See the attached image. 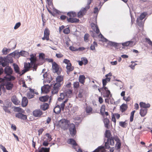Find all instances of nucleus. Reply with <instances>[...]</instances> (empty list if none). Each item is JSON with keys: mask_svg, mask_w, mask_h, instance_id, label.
<instances>
[{"mask_svg": "<svg viewBox=\"0 0 152 152\" xmlns=\"http://www.w3.org/2000/svg\"><path fill=\"white\" fill-rule=\"evenodd\" d=\"M67 15L69 17H75L77 16V13L74 11H70L67 13Z\"/></svg>", "mask_w": 152, "mask_h": 152, "instance_id": "35", "label": "nucleus"}, {"mask_svg": "<svg viewBox=\"0 0 152 152\" xmlns=\"http://www.w3.org/2000/svg\"><path fill=\"white\" fill-rule=\"evenodd\" d=\"M93 0H87V5L85 6L84 8L86 11L90 8V4L93 2Z\"/></svg>", "mask_w": 152, "mask_h": 152, "instance_id": "40", "label": "nucleus"}, {"mask_svg": "<svg viewBox=\"0 0 152 152\" xmlns=\"http://www.w3.org/2000/svg\"><path fill=\"white\" fill-rule=\"evenodd\" d=\"M6 58H4V56H0V65L3 67L10 66Z\"/></svg>", "mask_w": 152, "mask_h": 152, "instance_id": "9", "label": "nucleus"}, {"mask_svg": "<svg viewBox=\"0 0 152 152\" xmlns=\"http://www.w3.org/2000/svg\"><path fill=\"white\" fill-rule=\"evenodd\" d=\"M68 126H69V129L70 134L72 137L74 138L75 135L76 136L77 133V131L75 125L73 123H72L70 126L68 124Z\"/></svg>", "mask_w": 152, "mask_h": 152, "instance_id": "5", "label": "nucleus"}, {"mask_svg": "<svg viewBox=\"0 0 152 152\" xmlns=\"http://www.w3.org/2000/svg\"><path fill=\"white\" fill-rule=\"evenodd\" d=\"M148 109L141 108L139 114L141 117H144L148 113Z\"/></svg>", "mask_w": 152, "mask_h": 152, "instance_id": "27", "label": "nucleus"}, {"mask_svg": "<svg viewBox=\"0 0 152 152\" xmlns=\"http://www.w3.org/2000/svg\"><path fill=\"white\" fill-rule=\"evenodd\" d=\"M15 116L16 118L25 121L27 122L28 121L27 119V115H26L21 113H17L15 114Z\"/></svg>", "mask_w": 152, "mask_h": 152, "instance_id": "8", "label": "nucleus"}, {"mask_svg": "<svg viewBox=\"0 0 152 152\" xmlns=\"http://www.w3.org/2000/svg\"><path fill=\"white\" fill-rule=\"evenodd\" d=\"M90 35L88 33L85 34L84 37V40L85 42H87L89 41V37Z\"/></svg>", "mask_w": 152, "mask_h": 152, "instance_id": "50", "label": "nucleus"}, {"mask_svg": "<svg viewBox=\"0 0 152 152\" xmlns=\"http://www.w3.org/2000/svg\"><path fill=\"white\" fill-rule=\"evenodd\" d=\"M33 115L35 117H40L43 114V112L40 109H36L32 113Z\"/></svg>", "mask_w": 152, "mask_h": 152, "instance_id": "10", "label": "nucleus"}, {"mask_svg": "<svg viewBox=\"0 0 152 152\" xmlns=\"http://www.w3.org/2000/svg\"><path fill=\"white\" fill-rule=\"evenodd\" d=\"M145 41L152 47V41L148 38H145Z\"/></svg>", "mask_w": 152, "mask_h": 152, "instance_id": "62", "label": "nucleus"}, {"mask_svg": "<svg viewBox=\"0 0 152 152\" xmlns=\"http://www.w3.org/2000/svg\"><path fill=\"white\" fill-rule=\"evenodd\" d=\"M129 12H130V17H131V23L132 24L134 23L135 21V19L133 15H132V12L131 11V10L130 9L129 10Z\"/></svg>", "mask_w": 152, "mask_h": 152, "instance_id": "56", "label": "nucleus"}, {"mask_svg": "<svg viewBox=\"0 0 152 152\" xmlns=\"http://www.w3.org/2000/svg\"><path fill=\"white\" fill-rule=\"evenodd\" d=\"M111 78V77H109L102 79V81L103 87L105 86L107 83L110 81Z\"/></svg>", "mask_w": 152, "mask_h": 152, "instance_id": "31", "label": "nucleus"}, {"mask_svg": "<svg viewBox=\"0 0 152 152\" xmlns=\"http://www.w3.org/2000/svg\"><path fill=\"white\" fill-rule=\"evenodd\" d=\"M45 136L48 137L47 139L49 142H50L52 140L53 138L51 135L49 133H46L45 134Z\"/></svg>", "mask_w": 152, "mask_h": 152, "instance_id": "52", "label": "nucleus"}, {"mask_svg": "<svg viewBox=\"0 0 152 152\" xmlns=\"http://www.w3.org/2000/svg\"><path fill=\"white\" fill-rule=\"evenodd\" d=\"M107 45L110 46V47H114L116 50L119 49L121 50L122 49L121 46V43H117L112 41H109L107 43Z\"/></svg>", "mask_w": 152, "mask_h": 152, "instance_id": "6", "label": "nucleus"}, {"mask_svg": "<svg viewBox=\"0 0 152 152\" xmlns=\"http://www.w3.org/2000/svg\"><path fill=\"white\" fill-rule=\"evenodd\" d=\"M127 121V120H126L124 121H120L119 122V125L123 128H126L128 125L127 123H126Z\"/></svg>", "mask_w": 152, "mask_h": 152, "instance_id": "36", "label": "nucleus"}, {"mask_svg": "<svg viewBox=\"0 0 152 152\" xmlns=\"http://www.w3.org/2000/svg\"><path fill=\"white\" fill-rule=\"evenodd\" d=\"M62 85L61 84H60L59 83L56 84L55 83L53 86V89L58 91L60 89V87Z\"/></svg>", "mask_w": 152, "mask_h": 152, "instance_id": "42", "label": "nucleus"}, {"mask_svg": "<svg viewBox=\"0 0 152 152\" xmlns=\"http://www.w3.org/2000/svg\"><path fill=\"white\" fill-rule=\"evenodd\" d=\"M86 77L84 75H80L78 80L79 82L82 84H84L85 82Z\"/></svg>", "mask_w": 152, "mask_h": 152, "instance_id": "32", "label": "nucleus"}, {"mask_svg": "<svg viewBox=\"0 0 152 152\" xmlns=\"http://www.w3.org/2000/svg\"><path fill=\"white\" fill-rule=\"evenodd\" d=\"M67 21L70 23H79L80 20L79 19L75 18H67Z\"/></svg>", "mask_w": 152, "mask_h": 152, "instance_id": "18", "label": "nucleus"}, {"mask_svg": "<svg viewBox=\"0 0 152 152\" xmlns=\"http://www.w3.org/2000/svg\"><path fill=\"white\" fill-rule=\"evenodd\" d=\"M0 148L2 150L3 152H8L5 147L2 145L0 144Z\"/></svg>", "mask_w": 152, "mask_h": 152, "instance_id": "64", "label": "nucleus"}, {"mask_svg": "<svg viewBox=\"0 0 152 152\" xmlns=\"http://www.w3.org/2000/svg\"><path fill=\"white\" fill-rule=\"evenodd\" d=\"M105 106L104 104H103L102 105L101 107V108L100 109V114H101L102 115H104V112H105Z\"/></svg>", "mask_w": 152, "mask_h": 152, "instance_id": "41", "label": "nucleus"}, {"mask_svg": "<svg viewBox=\"0 0 152 152\" xmlns=\"http://www.w3.org/2000/svg\"><path fill=\"white\" fill-rule=\"evenodd\" d=\"M133 43L134 41L132 40L127 41L125 42L121 43L122 46V48L125 49V47L127 46L131 47L133 45Z\"/></svg>", "mask_w": 152, "mask_h": 152, "instance_id": "12", "label": "nucleus"}, {"mask_svg": "<svg viewBox=\"0 0 152 152\" xmlns=\"http://www.w3.org/2000/svg\"><path fill=\"white\" fill-rule=\"evenodd\" d=\"M4 58H6L9 64H12L14 62L13 59L11 57H9L8 56H4Z\"/></svg>", "mask_w": 152, "mask_h": 152, "instance_id": "43", "label": "nucleus"}, {"mask_svg": "<svg viewBox=\"0 0 152 152\" xmlns=\"http://www.w3.org/2000/svg\"><path fill=\"white\" fill-rule=\"evenodd\" d=\"M78 110V107L77 106L73 107L72 108L71 107L70 109L71 113H75V112L77 111Z\"/></svg>", "mask_w": 152, "mask_h": 152, "instance_id": "46", "label": "nucleus"}, {"mask_svg": "<svg viewBox=\"0 0 152 152\" xmlns=\"http://www.w3.org/2000/svg\"><path fill=\"white\" fill-rule=\"evenodd\" d=\"M12 66L16 73L20 74L19 67L18 65L15 63H14L12 64Z\"/></svg>", "mask_w": 152, "mask_h": 152, "instance_id": "34", "label": "nucleus"}, {"mask_svg": "<svg viewBox=\"0 0 152 152\" xmlns=\"http://www.w3.org/2000/svg\"><path fill=\"white\" fill-rule=\"evenodd\" d=\"M19 54L21 56L26 57L28 55L29 53L26 51L21 50L19 52Z\"/></svg>", "mask_w": 152, "mask_h": 152, "instance_id": "37", "label": "nucleus"}, {"mask_svg": "<svg viewBox=\"0 0 152 152\" xmlns=\"http://www.w3.org/2000/svg\"><path fill=\"white\" fill-rule=\"evenodd\" d=\"M73 85L74 88H77L79 86V83L78 82L76 81L74 83Z\"/></svg>", "mask_w": 152, "mask_h": 152, "instance_id": "63", "label": "nucleus"}, {"mask_svg": "<svg viewBox=\"0 0 152 152\" xmlns=\"http://www.w3.org/2000/svg\"><path fill=\"white\" fill-rule=\"evenodd\" d=\"M34 95L32 93H30V92H28L27 93V96L29 99H32L34 97Z\"/></svg>", "mask_w": 152, "mask_h": 152, "instance_id": "55", "label": "nucleus"}, {"mask_svg": "<svg viewBox=\"0 0 152 152\" xmlns=\"http://www.w3.org/2000/svg\"><path fill=\"white\" fill-rule=\"evenodd\" d=\"M101 95L104 97L108 98L110 96V97H112V94L109 90L102 91V92H101Z\"/></svg>", "mask_w": 152, "mask_h": 152, "instance_id": "13", "label": "nucleus"}, {"mask_svg": "<svg viewBox=\"0 0 152 152\" xmlns=\"http://www.w3.org/2000/svg\"><path fill=\"white\" fill-rule=\"evenodd\" d=\"M59 65L56 62H54L52 64V70L53 73H56L58 71Z\"/></svg>", "mask_w": 152, "mask_h": 152, "instance_id": "14", "label": "nucleus"}, {"mask_svg": "<svg viewBox=\"0 0 152 152\" xmlns=\"http://www.w3.org/2000/svg\"><path fill=\"white\" fill-rule=\"evenodd\" d=\"M148 15V13L147 12H144L141 13L140 15L137 17V19L142 20Z\"/></svg>", "mask_w": 152, "mask_h": 152, "instance_id": "30", "label": "nucleus"}, {"mask_svg": "<svg viewBox=\"0 0 152 152\" xmlns=\"http://www.w3.org/2000/svg\"><path fill=\"white\" fill-rule=\"evenodd\" d=\"M72 91L70 89H68L65 91L61 92L64 94V96L65 98H70L71 97V95L72 94Z\"/></svg>", "mask_w": 152, "mask_h": 152, "instance_id": "19", "label": "nucleus"}, {"mask_svg": "<svg viewBox=\"0 0 152 152\" xmlns=\"http://www.w3.org/2000/svg\"><path fill=\"white\" fill-rule=\"evenodd\" d=\"M69 49L72 51H77V48L75 47L72 45L70 46L69 47Z\"/></svg>", "mask_w": 152, "mask_h": 152, "instance_id": "60", "label": "nucleus"}, {"mask_svg": "<svg viewBox=\"0 0 152 152\" xmlns=\"http://www.w3.org/2000/svg\"><path fill=\"white\" fill-rule=\"evenodd\" d=\"M45 54L44 53H40L39 54V58L41 60L44 61L45 60L46 58L45 57Z\"/></svg>", "mask_w": 152, "mask_h": 152, "instance_id": "51", "label": "nucleus"}, {"mask_svg": "<svg viewBox=\"0 0 152 152\" xmlns=\"http://www.w3.org/2000/svg\"><path fill=\"white\" fill-rule=\"evenodd\" d=\"M48 12L54 17H56V15H61V11L56 9L55 7H54L53 12L52 11L50 10H48Z\"/></svg>", "mask_w": 152, "mask_h": 152, "instance_id": "11", "label": "nucleus"}, {"mask_svg": "<svg viewBox=\"0 0 152 152\" xmlns=\"http://www.w3.org/2000/svg\"><path fill=\"white\" fill-rule=\"evenodd\" d=\"M20 108L21 107H17L15 106H13L12 107V108H14L13 111H14L15 112L18 113L20 112Z\"/></svg>", "mask_w": 152, "mask_h": 152, "instance_id": "53", "label": "nucleus"}, {"mask_svg": "<svg viewBox=\"0 0 152 152\" xmlns=\"http://www.w3.org/2000/svg\"><path fill=\"white\" fill-rule=\"evenodd\" d=\"M81 60L83 62V64L85 65H86L88 62V60L85 57H82Z\"/></svg>", "mask_w": 152, "mask_h": 152, "instance_id": "54", "label": "nucleus"}, {"mask_svg": "<svg viewBox=\"0 0 152 152\" xmlns=\"http://www.w3.org/2000/svg\"><path fill=\"white\" fill-rule=\"evenodd\" d=\"M139 105L141 108L145 109H148L151 106V105L149 103L146 104L145 102H140L139 103Z\"/></svg>", "mask_w": 152, "mask_h": 152, "instance_id": "22", "label": "nucleus"}, {"mask_svg": "<svg viewBox=\"0 0 152 152\" xmlns=\"http://www.w3.org/2000/svg\"><path fill=\"white\" fill-rule=\"evenodd\" d=\"M67 142L68 144L72 145V148L75 149V151H77V148L75 147L76 146L79 147V145L74 138H69L67 140Z\"/></svg>", "mask_w": 152, "mask_h": 152, "instance_id": "7", "label": "nucleus"}, {"mask_svg": "<svg viewBox=\"0 0 152 152\" xmlns=\"http://www.w3.org/2000/svg\"><path fill=\"white\" fill-rule=\"evenodd\" d=\"M100 33L99 35L100 36V39L99 40V41L100 42H109L110 40H108L107 39L104 37L103 36V35L101 34V33L99 31V33L98 34Z\"/></svg>", "mask_w": 152, "mask_h": 152, "instance_id": "33", "label": "nucleus"}, {"mask_svg": "<svg viewBox=\"0 0 152 152\" xmlns=\"http://www.w3.org/2000/svg\"><path fill=\"white\" fill-rule=\"evenodd\" d=\"M64 94L60 93V97H59L58 98V100L59 102H61L65 98L64 96Z\"/></svg>", "mask_w": 152, "mask_h": 152, "instance_id": "57", "label": "nucleus"}, {"mask_svg": "<svg viewBox=\"0 0 152 152\" xmlns=\"http://www.w3.org/2000/svg\"><path fill=\"white\" fill-rule=\"evenodd\" d=\"M128 108L127 104L123 103L120 107V110L122 113L125 112Z\"/></svg>", "mask_w": 152, "mask_h": 152, "instance_id": "24", "label": "nucleus"}, {"mask_svg": "<svg viewBox=\"0 0 152 152\" xmlns=\"http://www.w3.org/2000/svg\"><path fill=\"white\" fill-rule=\"evenodd\" d=\"M50 146L49 147H41L40 146L38 148V152H50Z\"/></svg>", "mask_w": 152, "mask_h": 152, "instance_id": "20", "label": "nucleus"}, {"mask_svg": "<svg viewBox=\"0 0 152 152\" xmlns=\"http://www.w3.org/2000/svg\"><path fill=\"white\" fill-rule=\"evenodd\" d=\"M10 48H4L2 50V52L3 54L4 55H6L8 53L11 51Z\"/></svg>", "mask_w": 152, "mask_h": 152, "instance_id": "38", "label": "nucleus"}, {"mask_svg": "<svg viewBox=\"0 0 152 152\" xmlns=\"http://www.w3.org/2000/svg\"><path fill=\"white\" fill-rule=\"evenodd\" d=\"M100 10L96 6L94 8L93 12L94 14H96V15L94 16L93 18V19L94 20L93 21L95 22V23L94 22H92L90 24L91 28L93 30L95 31V28H96V33H98L99 32V29L97 24V17L98 13Z\"/></svg>", "mask_w": 152, "mask_h": 152, "instance_id": "2", "label": "nucleus"}, {"mask_svg": "<svg viewBox=\"0 0 152 152\" xmlns=\"http://www.w3.org/2000/svg\"><path fill=\"white\" fill-rule=\"evenodd\" d=\"M85 111L88 114L93 110L92 108L90 106H87L85 108Z\"/></svg>", "mask_w": 152, "mask_h": 152, "instance_id": "44", "label": "nucleus"}, {"mask_svg": "<svg viewBox=\"0 0 152 152\" xmlns=\"http://www.w3.org/2000/svg\"><path fill=\"white\" fill-rule=\"evenodd\" d=\"M65 104H63V103H61L60 105V108L59 110L56 112L55 110L53 109V112L57 115H59L61 113V111L63 112L64 111L65 108Z\"/></svg>", "mask_w": 152, "mask_h": 152, "instance_id": "21", "label": "nucleus"}, {"mask_svg": "<svg viewBox=\"0 0 152 152\" xmlns=\"http://www.w3.org/2000/svg\"><path fill=\"white\" fill-rule=\"evenodd\" d=\"M103 122L104 124V126L107 129H109L110 128V121L107 117L104 118Z\"/></svg>", "mask_w": 152, "mask_h": 152, "instance_id": "15", "label": "nucleus"}, {"mask_svg": "<svg viewBox=\"0 0 152 152\" xmlns=\"http://www.w3.org/2000/svg\"><path fill=\"white\" fill-rule=\"evenodd\" d=\"M12 103L9 99H6L4 101V104L3 105H1L4 112L10 114L12 113V112L9 110L8 108L11 107L12 106Z\"/></svg>", "mask_w": 152, "mask_h": 152, "instance_id": "3", "label": "nucleus"}, {"mask_svg": "<svg viewBox=\"0 0 152 152\" xmlns=\"http://www.w3.org/2000/svg\"><path fill=\"white\" fill-rule=\"evenodd\" d=\"M139 20L137 19L136 23L138 26L141 28H142V30H143L144 24L142 22V20H140L139 21Z\"/></svg>", "mask_w": 152, "mask_h": 152, "instance_id": "39", "label": "nucleus"}, {"mask_svg": "<svg viewBox=\"0 0 152 152\" xmlns=\"http://www.w3.org/2000/svg\"><path fill=\"white\" fill-rule=\"evenodd\" d=\"M49 96L47 95L45 96H42L39 97V100L42 102H47L49 99Z\"/></svg>", "mask_w": 152, "mask_h": 152, "instance_id": "25", "label": "nucleus"}, {"mask_svg": "<svg viewBox=\"0 0 152 152\" xmlns=\"http://www.w3.org/2000/svg\"><path fill=\"white\" fill-rule=\"evenodd\" d=\"M64 76L62 75H58L56 78V83H59L62 85L63 84Z\"/></svg>", "mask_w": 152, "mask_h": 152, "instance_id": "16", "label": "nucleus"}, {"mask_svg": "<svg viewBox=\"0 0 152 152\" xmlns=\"http://www.w3.org/2000/svg\"><path fill=\"white\" fill-rule=\"evenodd\" d=\"M85 15V13H83L82 12H81V11H80L78 12L77 14V16L78 18H80L83 17Z\"/></svg>", "mask_w": 152, "mask_h": 152, "instance_id": "58", "label": "nucleus"}, {"mask_svg": "<svg viewBox=\"0 0 152 152\" xmlns=\"http://www.w3.org/2000/svg\"><path fill=\"white\" fill-rule=\"evenodd\" d=\"M50 31L49 29L47 27L45 29L44 32V35L45 36H50Z\"/></svg>", "mask_w": 152, "mask_h": 152, "instance_id": "48", "label": "nucleus"}, {"mask_svg": "<svg viewBox=\"0 0 152 152\" xmlns=\"http://www.w3.org/2000/svg\"><path fill=\"white\" fill-rule=\"evenodd\" d=\"M63 32L65 34H67L70 33V30L69 27L64 28L63 31Z\"/></svg>", "mask_w": 152, "mask_h": 152, "instance_id": "47", "label": "nucleus"}, {"mask_svg": "<svg viewBox=\"0 0 152 152\" xmlns=\"http://www.w3.org/2000/svg\"><path fill=\"white\" fill-rule=\"evenodd\" d=\"M49 106L48 103L44 102L40 105V109L43 111H45L49 109Z\"/></svg>", "mask_w": 152, "mask_h": 152, "instance_id": "26", "label": "nucleus"}, {"mask_svg": "<svg viewBox=\"0 0 152 152\" xmlns=\"http://www.w3.org/2000/svg\"><path fill=\"white\" fill-rule=\"evenodd\" d=\"M136 111L135 110H134L131 112L130 116L129 118L130 122H132L133 121L134 113Z\"/></svg>", "mask_w": 152, "mask_h": 152, "instance_id": "45", "label": "nucleus"}, {"mask_svg": "<svg viewBox=\"0 0 152 152\" xmlns=\"http://www.w3.org/2000/svg\"><path fill=\"white\" fill-rule=\"evenodd\" d=\"M4 73L6 75L10 76V77H6L5 76L4 77L6 79L8 80H10L11 79L14 78V77L11 75L12 74L13 69L10 66H6L4 67Z\"/></svg>", "mask_w": 152, "mask_h": 152, "instance_id": "4", "label": "nucleus"}, {"mask_svg": "<svg viewBox=\"0 0 152 152\" xmlns=\"http://www.w3.org/2000/svg\"><path fill=\"white\" fill-rule=\"evenodd\" d=\"M58 122H60L61 123V124H65L64 125V124L62 125V129L64 130H66L68 129V126L66 125V121L65 119H61Z\"/></svg>", "mask_w": 152, "mask_h": 152, "instance_id": "29", "label": "nucleus"}, {"mask_svg": "<svg viewBox=\"0 0 152 152\" xmlns=\"http://www.w3.org/2000/svg\"><path fill=\"white\" fill-rule=\"evenodd\" d=\"M4 85L6 89L8 90H12L13 87V84L10 82H7Z\"/></svg>", "mask_w": 152, "mask_h": 152, "instance_id": "28", "label": "nucleus"}, {"mask_svg": "<svg viewBox=\"0 0 152 152\" xmlns=\"http://www.w3.org/2000/svg\"><path fill=\"white\" fill-rule=\"evenodd\" d=\"M49 142L48 141L47 139L45 140V141H43L42 145L44 146V147H48L50 144Z\"/></svg>", "mask_w": 152, "mask_h": 152, "instance_id": "49", "label": "nucleus"}, {"mask_svg": "<svg viewBox=\"0 0 152 152\" xmlns=\"http://www.w3.org/2000/svg\"><path fill=\"white\" fill-rule=\"evenodd\" d=\"M121 146V143L120 142H117L115 144V148L116 150L119 149Z\"/></svg>", "mask_w": 152, "mask_h": 152, "instance_id": "59", "label": "nucleus"}, {"mask_svg": "<svg viewBox=\"0 0 152 152\" xmlns=\"http://www.w3.org/2000/svg\"><path fill=\"white\" fill-rule=\"evenodd\" d=\"M104 142H105V146L107 149H109L110 148V145L113 146L115 144L114 141V137L112 136L110 131L109 129H106L104 134Z\"/></svg>", "mask_w": 152, "mask_h": 152, "instance_id": "1", "label": "nucleus"}, {"mask_svg": "<svg viewBox=\"0 0 152 152\" xmlns=\"http://www.w3.org/2000/svg\"><path fill=\"white\" fill-rule=\"evenodd\" d=\"M21 24V23L20 22L17 23L14 26V29L15 30L17 29L20 26Z\"/></svg>", "mask_w": 152, "mask_h": 152, "instance_id": "61", "label": "nucleus"}, {"mask_svg": "<svg viewBox=\"0 0 152 152\" xmlns=\"http://www.w3.org/2000/svg\"><path fill=\"white\" fill-rule=\"evenodd\" d=\"M28 100L26 97L24 96L22 98L21 106L22 107H25L28 104Z\"/></svg>", "mask_w": 152, "mask_h": 152, "instance_id": "23", "label": "nucleus"}, {"mask_svg": "<svg viewBox=\"0 0 152 152\" xmlns=\"http://www.w3.org/2000/svg\"><path fill=\"white\" fill-rule=\"evenodd\" d=\"M11 101L15 105H17L20 104V101H19L16 96L14 95L11 98Z\"/></svg>", "mask_w": 152, "mask_h": 152, "instance_id": "17", "label": "nucleus"}]
</instances>
